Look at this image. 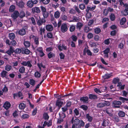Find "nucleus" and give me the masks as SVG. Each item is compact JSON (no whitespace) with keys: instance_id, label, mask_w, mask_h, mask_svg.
I'll return each instance as SVG.
<instances>
[{"instance_id":"1","label":"nucleus","mask_w":128,"mask_h":128,"mask_svg":"<svg viewBox=\"0 0 128 128\" xmlns=\"http://www.w3.org/2000/svg\"><path fill=\"white\" fill-rule=\"evenodd\" d=\"M110 105V102L108 101H104V102H100L97 105L98 108H101L104 106H107Z\"/></svg>"},{"instance_id":"2","label":"nucleus","mask_w":128,"mask_h":128,"mask_svg":"<svg viewBox=\"0 0 128 128\" xmlns=\"http://www.w3.org/2000/svg\"><path fill=\"white\" fill-rule=\"evenodd\" d=\"M122 102L119 101L114 100L112 103V106L114 108H120V105L122 104Z\"/></svg>"},{"instance_id":"3","label":"nucleus","mask_w":128,"mask_h":128,"mask_svg":"<svg viewBox=\"0 0 128 128\" xmlns=\"http://www.w3.org/2000/svg\"><path fill=\"white\" fill-rule=\"evenodd\" d=\"M31 63L32 62L30 61L27 62L22 61L21 63V64L22 66H27L30 68H31L32 66Z\"/></svg>"},{"instance_id":"4","label":"nucleus","mask_w":128,"mask_h":128,"mask_svg":"<svg viewBox=\"0 0 128 128\" xmlns=\"http://www.w3.org/2000/svg\"><path fill=\"white\" fill-rule=\"evenodd\" d=\"M68 29L67 25L66 24H63L61 26V30L62 32L64 33Z\"/></svg>"},{"instance_id":"5","label":"nucleus","mask_w":128,"mask_h":128,"mask_svg":"<svg viewBox=\"0 0 128 128\" xmlns=\"http://www.w3.org/2000/svg\"><path fill=\"white\" fill-rule=\"evenodd\" d=\"M14 52V48L12 46H10V47L9 49L6 51V53L10 56Z\"/></svg>"},{"instance_id":"6","label":"nucleus","mask_w":128,"mask_h":128,"mask_svg":"<svg viewBox=\"0 0 128 128\" xmlns=\"http://www.w3.org/2000/svg\"><path fill=\"white\" fill-rule=\"evenodd\" d=\"M32 37L34 40V43L36 45V46H37L39 44L38 38L34 36H32Z\"/></svg>"},{"instance_id":"7","label":"nucleus","mask_w":128,"mask_h":128,"mask_svg":"<svg viewBox=\"0 0 128 128\" xmlns=\"http://www.w3.org/2000/svg\"><path fill=\"white\" fill-rule=\"evenodd\" d=\"M16 4L20 8H22L24 7V3L22 1L18 2L17 0L16 2Z\"/></svg>"},{"instance_id":"8","label":"nucleus","mask_w":128,"mask_h":128,"mask_svg":"<svg viewBox=\"0 0 128 128\" xmlns=\"http://www.w3.org/2000/svg\"><path fill=\"white\" fill-rule=\"evenodd\" d=\"M32 11L33 13L36 12L39 13L40 12V10L38 7H36L33 8H32Z\"/></svg>"},{"instance_id":"9","label":"nucleus","mask_w":128,"mask_h":128,"mask_svg":"<svg viewBox=\"0 0 128 128\" xmlns=\"http://www.w3.org/2000/svg\"><path fill=\"white\" fill-rule=\"evenodd\" d=\"M80 100L84 103H87L88 102V98L87 96L82 97L80 98Z\"/></svg>"},{"instance_id":"10","label":"nucleus","mask_w":128,"mask_h":128,"mask_svg":"<svg viewBox=\"0 0 128 128\" xmlns=\"http://www.w3.org/2000/svg\"><path fill=\"white\" fill-rule=\"evenodd\" d=\"M10 106V104L8 102H6L4 104L3 107L6 110L8 109Z\"/></svg>"},{"instance_id":"11","label":"nucleus","mask_w":128,"mask_h":128,"mask_svg":"<svg viewBox=\"0 0 128 128\" xmlns=\"http://www.w3.org/2000/svg\"><path fill=\"white\" fill-rule=\"evenodd\" d=\"M80 18L78 17L74 16L72 18V20L69 21V22H78L80 21Z\"/></svg>"},{"instance_id":"12","label":"nucleus","mask_w":128,"mask_h":128,"mask_svg":"<svg viewBox=\"0 0 128 128\" xmlns=\"http://www.w3.org/2000/svg\"><path fill=\"white\" fill-rule=\"evenodd\" d=\"M19 15L18 12L17 11H14L13 14L12 15V17L14 18L15 19L19 16Z\"/></svg>"},{"instance_id":"13","label":"nucleus","mask_w":128,"mask_h":128,"mask_svg":"<svg viewBox=\"0 0 128 128\" xmlns=\"http://www.w3.org/2000/svg\"><path fill=\"white\" fill-rule=\"evenodd\" d=\"M46 30L48 31H52L53 29V26L50 25L48 24L46 25Z\"/></svg>"},{"instance_id":"14","label":"nucleus","mask_w":128,"mask_h":128,"mask_svg":"<svg viewBox=\"0 0 128 128\" xmlns=\"http://www.w3.org/2000/svg\"><path fill=\"white\" fill-rule=\"evenodd\" d=\"M110 51V48H108L105 49L104 51V52L105 54L104 57L107 58H108V54Z\"/></svg>"},{"instance_id":"15","label":"nucleus","mask_w":128,"mask_h":128,"mask_svg":"<svg viewBox=\"0 0 128 128\" xmlns=\"http://www.w3.org/2000/svg\"><path fill=\"white\" fill-rule=\"evenodd\" d=\"M19 34L22 36L24 35L26 33V30L23 28L20 29L18 31Z\"/></svg>"},{"instance_id":"16","label":"nucleus","mask_w":128,"mask_h":128,"mask_svg":"<svg viewBox=\"0 0 128 128\" xmlns=\"http://www.w3.org/2000/svg\"><path fill=\"white\" fill-rule=\"evenodd\" d=\"M46 22L45 20L44 19H40L38 20L37 21V24L39 26H41L42 25L43 23Z\"/></svg>"},{"instance_id":"17","label":"nucleus","mask_w":128,"mask_h":128,"mask_svg":"<svg viewBox=\"0 0 128 128\" xmlns=\"http://www.w3.org/2000/svg\"><path fill=\"white\" fill-rule=\"evenodd\" d=\"M34 4L31 0H30L27 2L26 5L28 7L31 8L33 6Z\"/></svg>"},{"instance_id":"18","label":"nucleus","mask_w":128,"mask_h":128,"mask_svg":"<svg viewBox=\"0 0 128 128\" xmlns=\"http://www.w3.org/2000/svg\"><path fill=\"white\" fill-rule=\"evenodd\" d=\"M83 23L82 22H78L77 23L76 25V27L77 28L80 30L81 29V28L83 26Z\"/></svg>"},{"instance_id":"19","label":"nucleus","mask_w":128,"mask_h":128,"mask_svg":"<svg viewBox=\"0 0 128 128\" xmlns=\"http://www.w3.org/2000/svg\"><path fill=\"white\" fill-rule=\"evenodd\" d=\"M22 52L26 54H28L30 53V50L27 49L22 48Z\"/></svg>"},{"instance_id":"20","label":"nucleus","mask_w":128,"mask_h":128,"mask_svg":"<svg viewBox=\"0 0 128 128\" xmlns=\"http://www.w3.org/2000/svg\"><path fill=\"white\" fill-rule=\"evenodd\" d=\"M8 37L11 40H13L15 37V35L13 33H11L9 34H8Z\"/></svg>"},{"instance_id":"21","label":"nucleus","mask_w":128,"mask_h":128,"mask_svg":"<svg viewBox=\"0 0 128 128\" xmlns=\"http://www.w3.org/2000/svg\"><path fill=\"white\" fill-rule=\"evenodd\" d=\"M63 102L60 100H58L56 102V105L58 107H60L63 104Z\"/></svg>"},{"instance_id":"22","label":"nucleus","mask_w":128,"mask_h":128,"mask_svg":"<svg viewBox=\"0 0 128 128\" xmlns=\"http://www.w3.org/2000/svg\"><path fill=\"white\" fill-rule=\"evenodd\" d=\"M8 72L4 70L2 71L0 74V75L2 78L5 77L6 76Z\"/></svg>"},{"instance_id":"23","label":"nucleus","mask_w":128,"mask_h":128,"mask_svg":"<svg viewBox=\"0 0 128 128\" xmlns=\"http://www.w3.org/2000/svg\"><path fill=\"white\" fill-rule=\"evenodd\" d=\"M54 17L56 18H58L60 16V13L58 11H56L54 13Z\"/></svg>"},{"instance_id":"24","label":"nucleus","mask_w":128,"mask_h":128,"mask_svg":"<svg viewBox=\"0 0 128 128\" xmlns=\"http://www.w3.org/2000/svg\"><path fill=\"white\" fill-rule=\"evenodd\" d=\"M118 115L119 116L121 117H124L125 116V114L123 111H120L118 113Z\"/></svg>"},{"instance_id":"25","label":"nucleus","mask_w":128,"mask_h":128,"mask_svg":"<svg viewBox=\"0 0 128 128\" xmlns=\"http://www.w3.org/2000/svg\"><path fill=\"white\" fill-rule=\"evenodd\" d=\"M121 13L122 14V15L123 16H126L128 15V12L125 9L122 11Z\"/></svg>"},{"instance_id":"26","label":"nucleus","mask_w":128,"mask_h":128,"mask_svg":"<svg viewBox=\"0 0 128 128\" xmlns=\"http://www.w3.org/2000/svg\"><path fill=\"white\" fill-rule=\"evenodd\" d=\"M86 117L88 120L90 122H91L92 120V117L90 116L89 114H87L86 115Z\"/></svg>"},{"instance_id":"27","label":"nucleus","mask_w":128,"mask_h":128,"mask_svg":"<svg viewBox=\"0 0 128 128\" xmlns=\"http://www.w3.org/2000/svg\"><path fill=\"white\" fill-rule=\"evenodd\" d=\"M25 68L24 66H21L19 68V71L21 73H23L25 72Z\"/></svg>"},{"instance_id":"28","label":"nucleus","mask_w":128,"mask_h":128,"mask_svg":"<svg viewBox=\"0 0 128 128\" xmlns=\"http://www.w3.org/2000/svg\"><path fill=\"white\" fill-rule=\"evenodd\" d=\"M89 97L90 99H95L97 98L96 96L92 94H90L89 95Z\"/></svg>"},{"instance_id":"29","label":"nucleus","mask_w":128,"mask_h":128,"mask_svg":"<svg viewBox=\"0 0 128 128\" xmlns=\"http://www.w3.org/2000/svg\"><path fill=\"white\" fill-rule=\"evenodd\" d=\"M12 68V66L10 65L7 64L5 66V70L8 71L11 70Z\"/></svg>"},{"instance_id":"30","label":"nucleus","mask_w":128,"mask_h":128,"mask_svg":"<svg viewBox=\"0 0 128 128\" xmlns=\"http://www.w3.org/2000/svg\"><path fill=\"white\" fill-rule=\"evenodd\" d=\"M24 44L26 48L29 47L30 45V44L29 42L28 41H24Z\"/></svg>"},{"instance_id":"31","label":"nucleus","mask_w":128,"mask_h":128,"mask_svg":"<svg viewBox=\"0 0 128 128\" xmlns=\"http://www.w3.org/2000/svg\"><path fill=\"white\" fill-rule=\"evenodd\" d=\"M126 22V19L125 18H123L120 21V24L121 25H123Z\"/></svg>"},{"instance_id":"32","label":"nucleus","mask_w":128,"mask_h":128,"mask_svg":"<svg viewBox=\"0 0 128 128\" xmlns=\"http://www.w3.org/2000/svg\"><path fill=\"white\" fill-rule=\"evenodd\" d=\"M75 26L74 25H72L70 27V31L71 32H74L75 29Z\"/></svg>"},{"instance_id":"33","label":"nucleus","mask_w":128,"mask_h":128,"mask_svg":"<svg viewBox=\"0 0 128 128\" xmlns=\"http://www.w3.org/2000/svg\"><path fill=\"white\" fill-rule=\"evenodd\" d=\"M22 51V48L21 49L17 48L14 51V52L17 54H20Z\"/></svg>"},{"instance_id":"34","label":"nucleus","mask_w":128,"mask_h":128,"mask_svg":"<svg viewBox=\"0 0 128 128\" xmlns=\"http://www.w3.org/2000/svg\"><path fill=\"white\" fill-rule=\"evenodd\" d=\"M60 118H65L66 116L64 113L62 112H61L59 114Z\"/></svg>"},{"instance_id":"35","label":"nucleus","mask_w":128,"mask_h":128,"mask_svg":"<svg viewBox=\"0 0 128 128\" xmlns=\"http://www.w3.org/2000/svg\"><path fill=\"white\" fill-rule=\"evenodd\" d=\"M25 107V104L23 103H20L19 105V107L20 109L22 110L24 109Z\"/></svg>"},{"instance_id":"36","label":"nucleus","mask_w":128,"mask_h":128,"mask_svg":"<svg viewBox=\"0 0 128 128\" xmlns=\"http://www.w3.org/2000/svg\"><path fill=\"white\" fill-rule=\"evenodd\" d=\"M80 120L78 119H75L74 121V124L73 125H76L79 124L80 122Z\"/></svg>"},{"instance_id":"37","label":"nucleus","mask_w":128,"mask_h":128,"mask_svg":"<svg viewBox=\"0 0 128 128\" xmlns=\"http://www.w3.org/2000/svg\"><path fill=\"white\" fill-rule=\"evenodd\" d=\"M71 38L72 39V41L74 42H76L78 39L77 37L74 35L72 36Z\"/></svg>"},{"instance_id":"38","label":"nucleus","mask_w":128,"mask_h":128,"mask_svg":"<svg viewBox=\"0 0 128 128\" xmlns=\"http://www.w3.org/2000/svg\"><path fill=\"white\" fill-rule=\"evenodd\" d=\"M15 6L13 5L11 6L9 9L10 12H12L14 11L15 9Z\"/></svg>"},{"instance_id":"39","label":"nucleus","mask_w":128,"mask_h":128,"mask_svg":"<svg viewBox=\"0 0 128 128\" xmlns=\"http://www.w3.org/2000/svg\"><path fill=\"white\" fill-rule=\"evenodd\" d=\"M30 84L32 86H34L36 84L35 81L33 79H30L29 80Z\"/></svg>"},{"instance_id":"40","label":"nucleus","mask_w":128,"mask_h":128,"mask_svg":"<svg viewBox=\"0 0 128 128\" xmlns=\"http://www.w3.org/2000/svg\"><path fill=\"white\" fill-rule=\"evenodd\" d=\"M110 17L111 20L112 21H114L115 20L116 18L114 15L113 14H111L110 16Z\"/></svg>"},{"instance_id":"41","label":"nucleus","mask_w":128,"mask_h":128,"mask_svg":"<svg viewBox=\"0 0 128 128\" xmlns=\"http://www.w3.org/2000/svg\"><path fill=\"white\" fill-rule=\"evenodd\" d=\"M48 114L47 113H45L43 114V117L46 120H48L49 118Z\"/></svg>"},{"instance_id":"42","label":"nucleus","mask_w":128,"mask_h":128,"mask_svg":"<svg viewBox=\"0 0 128 128\" xmlns=\"http://www.w3.org/2000/svg\"><path fill=\"white\" fill-rule=\"evenodd\" d=\"M40 0L44 4H46L49 2L50 0Z\"/></svg>"},{"instance_id":"43","label":"nucleus","mask_w":128,"mask_h":128,"mask_svg":"<svg viewBox=\"0 0 128 128\" xmlns=\"http://www.w3.org/2000/svg\"><path fill=\"white\" fill-rule=\"evenodd\" d=\"M108 11L107 9H105L103 12V14L104 16H106L108 15Z\"/></svg>"},{"instance_id":"44","label":"nucleus","mask_w":128,"mask_h":128,"mask_svg":"<svg viewBox=\"0 0 128 128\" xmlns=\"http://www.w3.org/2000/svg\"><path fill=\"white\" fill-rule=\"evenodd\" d=\"M55 55L54 54H53V53L51 52H50L48 54V57L49 58H51L52 57L54 56Z\"/></svg>"},{"instance_id":"45","label":"nucleus","mask_w":128,"mask_h":128,"mask_svg":"<svg viewBox=\"0 0 128 128\" xmlns=\"http://www.w3.org/2000/svg\"><path fill=\"white\" fill-rule=\"evenodd\" d=\"M85 6L83 4H81L79 5V8L82 10H84L85 8Z\"/></svg>"},{"instance_id":"46","label":"nucleus","mask_w":128,"mask_h":128,"mask_svg":"<svg viewBox=\"0 0 128 128\" xmlns=\"http://www.w3.org/2000/svg\"><path fill=\"white\" fill-rule=\"evenodd\" d=\"M35 76L37 78H40L41 76L40 74L38 72H36L34 74Z\"/></svg>"},{"instance_id":"47","label":"nucleus","mask_w":128,"mask_h":128,"mask_svg":"<svg viewBox=\"0 0 128 128\" xmlns=\"http://www.w3.org/2000/svg\"><path fill=\"white\" fill-rule=\"evenodd\" d=\"M45 30L44 28H40L39 31L40 34L42 36V32L44 33Z\"/></svg>"},{"instance_id":"48","label":"nucleus","mask_w":128,"mask_h":128,"mask_svg":"<svg viewBox=\"0 0 128 128\" xmlns=\"http://www.w3.org/2000/svg\"><path fill=\"white\" fill-rule=\"evenodd\" d=\"M95 32L97 34H98L101 32V30L100 28H95L94 30Z\"/></svg>"},{"instance_id":"49","label":"nucleus","mask_w":128,"mask_h":128,"mask_svg":"<svg viewBox=\"0 0 128 128\" xmlns=\"http://www.w3.org/2000/svg\"><path fill=\"white\" fill-rule=\"evenodd\" d=\"M29 117V115L26 114H23L22 116V118L24 119L27 118H28Z\"/></svg>"},{"instance_id":"50","label":"nucleus","mask_w":128,"mask_h":128,"mask_svg":"<svg viewBox=\"0 0 128 128\" xmlns=\"http://www.w3.org/2000/svg\"><path fill=\"white\" fill-rule=\"evenodd\" d=\"M44 17V18H46L48 16V13L47 12H44L42 13Z\"/></svg>"},{"instance_id":"51","label":"nucleus","mask_w":128,"mask_h":128,"mask_svg":"<svg viewBox=\"0 0 128 128\" xmlns=\"http://www.w3.org/2000/svg\"><path fill=\"white\" fill-rule=\"evenodd\" d=\"M119 99L121 100L123 102H124L125 101H128V98H124L122 97H120L119 98Z\"/></svg>"},{"instance_id":"52","label":"nucleus","mask_w":128,"mask_h":128,"mask_svg":"<svg viewBox=\"0 0 128 128\" xmlns=\"http://www.w3.org/2000/svg\"><path fill=\"white\" fill-rule=\"evenodd\" d=\"M38 66L40 70H41V67H42L44 68H45V66H44L42 63L40 64H38Z\"/></svg>"},{"instance_id":"53","label":"nucleus","mask_w":128,"mask_h":128,"mask_svg":"<svg viewBox=\"0 0 128 128\" xmlns=\"http://www.w3.org/2000/svg\"><path fill=\"white\" fill-rule=\"evenodd\" d=\"M81 108H82L84 110H86L88 109V107L87 106L85 105H82L80 106Z\"/></svg>"},{"instance_id":"54","label":"nucleus","mask_w":128,"mask_h":128,"mask_svg":"<svg viewBox=\"0 0 128 128\" xmlns=\"http://www.w3.org/2000/svg\"><path fill=\"white\" fill-rule=\"evenodd\" d=\"M119 80V79L118 78H114L113 80V82L114 84H116L118 82Z\"/></svg>"},{"instance_id":"55","label":"nucleus","mask_w":128,"mask_h":128,"mask_svg":"<svg viewBox=\"0 0 128 128\" xmlns=\"http://www.w3.org/2000/svg\"><path fill=\"white\" fill-rule=\"evenodd\" d=\"M61 11L63 13H65L66 12V9L64 7H61L60 8Z\"/></svg>"},{"instance_id":"56","label":"nucleus","mask_w":128,"mask_h":128,"mask_svg":"<svg viewBox=\"0 0 128 128\" xmlns=\"http://www.w3.org/2000/svg\"><path fill=\"white\" fill-rule=\"evenodd\" d=\"M62 19L64 20H67L68 17L67 16L65 15H62L61 17Z\"/></svg>"},{"instance_id":"57","label":"nucleus","mask_w":128,"mask_h":128,"mask_svg":"<svg viewBox=\"0 0 128 128\" xmlns=\"http://www.w3.org/2000/svg\"><path fill=\"white\" fill-rule=\"evenodd\" d=\"M47 36L49 38H52V34L51 32H49L47 34Z\"/></svg>"},{"instance_id":"58","label":"nucleus","mask_w":128,"mask_h":128,"mask_svg":"<svg viewBox=\"0 0 128 128\" xmlns=\"http://www.w3.org/2000/svg\"><path fill=\"white\" fill-rule=\"evenodd\" d=\"M87 36L88 38H91L93 37V34L91 33H90L88 34Z\"/></svg>"},{"instance_id":"59","label":"nucleus","mask_w":128,"mask_h":128,"mask_svg":"<svg viewBox=\"0 0 128 128\" xmlns=\"http://www.w3.org/2000/svg\"><path fill=\"white\" fill-rule=\"evenodd\" d=\"M25 16V14L23 12H21L20 14V17L21 18H22Z\"/></svg>"},{"instance_id":"60","label":"nucleus","mask_w":128,"mask_h":128,"mask_svg":"<svg viewBox=\"0 0 128 128\" xmlns=\"http://www.w3.org/2000/svg\"><path fill=\"white\" fill-rule=\"evenodd\" d=\"M62 111L64 112H66L68 110V108L67 107L65 106L64 107H63L62 108Z\"/></svg>"},{"instance_id":"61","label":"nucleus","mask_w":128,"mask_h":128,"mask_svg":"<svg viewBox=\"0 0 128 128\" xmlns=\"http://www.w3.org/2000/svg\"><path fill=\"white\" fill-rule=\"evenodd\" d=\"M106 120L104 119L103 121V122L102 123V125L103 126H106L107 125L106 124Z\"/></svg>"},{"instance_id":"62","label":"nucleus","mask_w":128,"mask_h":128,"mask_svg":"<svg viewBox=\"0 0 128 128\" xmlns=\"http://www.w3.org/2000/svg\"><path fill=\"white\" fill-rule=\"evenodd\" d=\"M76 128H81V126L80 124H78L75 126L72 125V128H75V127Z\"/></svg>"},{"instance_id":"63","label":"nucleus","mask_w":128,"mask_h":128,"mask_svg":"<svg viewBox=\"0 0 128 128\" xmlns=\"http://www.w3.org/2000/svg\"><path fill=\"white\" fill-rule=\"evenodd\" d=\"M74 8L76 11L78 13H80L81 12V11L78 8L77 6H75Z\"/></svg>"},{"instance_id":"64","label":"nucleus","mask_w":128,"mask_h":128,"mask_svg":"<svg viewBox=\"0 0 128 128\" xmlns=\"http://www.w3.org/2000/svg\"><path fill=\"white\" fill-rule=\"evenodd\" d=\"M92 17L91 14L90 13L87 12L86 13V17L88 18H91Z\"/></svg>"}]
</instances>
